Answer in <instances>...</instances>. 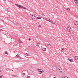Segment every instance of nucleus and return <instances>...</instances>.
I'll list each match as a JSON object with an SVG mask.
<instances>
[{
  "label": "nucleus",
  "instance_id": "5",
  "mask_svg": "<svg viewBox=\"0 0 78 78\" xmlns=\"http://www.w3.org/2000/svg\"><path fill=\"white\" fill-rule=\"evenodd\" d=\"M37 70L38 71V72L40 74H41V73H43V71L41 69H37Z\"/></svg>",
  "mask_w": 78,
  "mask_h": 78
},
{
  "label": "nucleus",
  "instance_id": "31",
  "mask_svg": "<svg viewBox=\"0 0 78 78\" xmlns=\"http://www.w3.org/2000/svg\"><path fill=\"white\" fill-rule=\"evenodd\" d=\"M28 41H31V39H30V38H29L28 39Z\"/></svg>",
  "mask_w": 78,
  "mask_h": 78
},
{
  "label": "nucleus",
  "instance_id": "17",
  "mask_svg": "<svg viewBox=\"0 0 78 78\" xmlns=\"http://www.w3.org/2000/svg\"><path fill=\"white\" fill-rule=\"evenodd\" d=\"M62 78H68V77L67 76H62Z\"/></svg>",
  "mask_w": 78,
  "mask_h": 78
},
{
  "label": "nucleus",
  "instance_id": "6",
  "mask_svg": "<svg viewBox=\"0 0 78 78\" xmlns=\"http://www.w3.org/2000/svg\"><path fill=\"white\" fill-rule=\"evenodd\" d=\"M73 23L75 25H76V26L78 27V22L74 21H73Z\"/></svg>",
  "mask_w": 78,
  "mask_h": 78
},
{
  "label": "nucleus",
  "instance_id": "27",
  "mask_svg": "<svg viewBox=\"0 0 78 78\" xmlns=\"http://www.w3.org/2000/svg\"><path fill=\"white\" fill-rule=\"evenodd\" d=\"M0 31H3V30L2 29H0Z\"/></svg>",
  "mask_w": 78,
  "mask_h": 78
},
{
  "label": "nucleus",
  "instance_id": "24",
  "mask_svg": "<svg viewBox=\"0 0 78 78\" xmlns=\"http://www.w3.org/2000/svg\"><path fill=\"white\" fill-rule=\"evenodd\" d=\"M37 19H41V17L40 16H38L37 17Z\"/></svg>",
  "mask_w": 78,
  "mask_h": 78
},
{
  "label": "nucleus",
  "instance_id": "34",
  "mask_svg": "<svg viewBox=\"0 0 78 78\" xmlns=\"http://www.w3.org/2000/svg\"><path fill=\"white\" fill-rule=\"evenodd\" d=\"M45 46H47V44H45Z\"/></svg>",
  "mask_w": 78,
  "mask_h": 78
},
{
  "label": "nucleus",
  "instance_id": "23",
  "mask_svg": "<svg viewBox=\"0 0 78 78\" xmlns=\"http://www.w3.org/2000/svg\"><path fill=\"white\" fill-rule=\"evenodd\" d=\"M47 45V46H48V47H51V45L50 44H48Z\"/></svg>",
  "mask_w": 78,
  "mask_h": 78
},
{
  "label": "nucleus",
  "instance_id": "36",
  "mask_svg": "<svg viewBox=\"0 0 78 78\" xmlns=\"http://www.w3.org/2000/svg\"><path fill=\"white\" fill-rule=\"evenodd\" d=\"M5 1L6 0H4Z\"/></svg>",
  "mask_w": 78,
  "mask_h": 78
},
{
  "label": "nucleus",
  "instance_id": "25",
  "mask_svg": "<svg viewBox=\"0 0 78 78\" xmlns=\"http://www.w3.org/2000/svg\"><path fill=\"white\" fill-rule=\"evenodd\" d=\"M5 54H8V52H7L6 51H5Z\"/></svg>",
  "mask_w": 78,
  "mask_h": 78
},
{
  "label": "nucleus",
  "instance_id": "19",
  "mask_svg": "<svg viewBox=\"0 0 78 78\" xmlns=\"http://www.w3.org/2000/svg\"><path fill=\"white\" fill-rule=\"evenodd\" d=\"M19 42L20 43V44H22L23 43V42H22V41H21V40H19Z\"/></svg>",
  "mask_w": 78,
  "mask_h": 78
},
{
  "label": "nucleus",
  "instance_id": "18",
  "mask_svg": "<svg viewBox=\"0 0 78 78\" xmlns=\"http://www.w3.org/2000/svg\"><path fill=\"white\" fill-rule=\"evenodd\" d=\"M20 28L21 30H24V27H20Z\"/></svg>",
  "mask_w": 78,
  "mask_h": 78
},
{
  "label": "nucleus",
  "instance_id": "3",
  "mask_svg": "<svg viewBox=\"0 0 78 78\" xmlns=\"http://www.w3.org/2000/svg\"><path fill=\"white\" fill-rule=\"evenodd\" d=\"M15 5L16 6H17L18 8H22V9H27V8H25V7H23V6L21 5H20L17 4H15Z\"/></svg>",
  "mask_w": 78,
  "mask_h": 78
},
{
  "label": "nucleus",
  "instance_id": "20",
  "mask_svg": "<svg viewBox=\"0 0 78 78\" xmlns=\"http://www.w3.org/2000/svg\"><path fill=\"white\" fill-rule=\"evenodd\" d=\"M16 56L17 57H18V58H21V57L20 56H19V55H16Z\"/></svg>",
  "mask_w": 78,
  "mask_h": 78
},
{
  "label": "nucleus",
  "instance_id": "12",
  "mask_svg": "<svg viewBox=\"0 0 78 78\" xmlns=\"http://www.w3.org/2000/svg\"><path fill=\"white\" fill-rule=\"evenodd\" d=\"M76 61H78V56H75L74 57Z\"/></svg>",
  "mask_w": 78,
  "mask_h": 78
},
{
  "label": "nucleus",
  "instance_id": "7",
  "mask_svg": "<svg viewBox=\"0 0 78 78\" xmlns=\"http://www.w3.org/2000/svg\"><path fill=\"white\" fill-rule=\"evenodd\" d=\"M52 70L53 71H56L57 70V68H56V66H53L52 68Z\"/></svg>",
  "mask_w": 78,
  "mask_h": 78
},
{
  "label": "nucleus",
  "instance_id": "22",
  "mask_svg": "<svg viewBox=\"0 0 78 78\" xmlns=\"http://www.w3.org/2000/svg\"><path fill=\"white\" fill-rule=\"evenodd\" d=\"M14 23L15 25H16V26H17V25L19 24V23H17L16 22H15Z\"/></svg>",
  "mask_w": 78,
  "mask_h": 78
},
{
  "label": "nucleus",
  "instance_id": "9",
  "mask_svg": "<svg viewBox=\"0 0 78 78\" xmlns=\"http://www.w3.org/2000/svg\"><path fill=\"white\" fill-rule=\"evenodd\" d=\"M39 44H40V43L38 41H37L35 43V45H36V46H39Z\"/></svg>",
  "mask_w": 78,
  "mask_h": 78
},
{
  "label": "nucleus",
  "instance_id": "1",
  "mask_svg": "<svg viewBox=\"0 0 78 78\" xmlns=\"http://www.w3.org/2000/svg\"><path fill=\"white\" fill-rule=\"evenodd\" d=\"M30 18L33 21H35L36 20V17L34 16V14H31L30 15Z\"/></svg>",
  "mask_w": 78,
  "mask_h": 78
},
{
  "label": "nucleus",
  "instance_id": "37",
  "mask_svg": "<svg viewBox=\"0 0 78 78\" xmlns=\"http://www.w3.org/2000/svg\"><path fill=\"white\" fill-rule=\"evenodd\" d=\"M12 71H13V70H12Z\"/></svg>",
  "mask_w": 78,
  "mask_h": 78
},
{
  "label": "nucleus",
  "instance_id": "10",
  "mask_svg": "<svg viewBox=\"0 0 78 78\" xmlns=\"http://www.w3.org/2000/svg\"><path fill=\"white\" fill-rule=\"evenodd\" d=\"M0 72L2 73H3V72H4V71L3 70V69L1 67L0 68Z\"/></svg>",
  "mask_w": 78,
  "mask_h": 78
},
{
  "label": "nucleus",
  "instance_id": "32",
  "mask_svg": "<svg viewBox=\"0 0 78 78\" xmlns=\"http://www.w3.org/2000/svg\"><path fill=\"white\" fill-rule=\"evenodd\" d=\"M27 78H30V76H27Z\"/></svg>",
  "mask_w": 78,
  "mask_h": 78
},
{
  "label": "nucleus",
  "instance_id": "14",
  "mask_svg": "<svg viewBox=\"0 0 78 78\" xmlns=\"http://www.w3.org/2000/svg\"><path fill=\"white\" fill-rule=\"evenodd\" d=\"M65 50V49H64V48H62L61 49V51H62V52L63 51H64Z\"/></svg>",
  "mask_w": 78,
  "mask_h": 78
},
{
  "label": "nucleus",
  "instance_id": "13",
  "mask_svg": "<svg viewBox=\"0 0 78 78\" xmlns=\"http://www.w3.org/2000/svg\"><path fill=\"white\" fill-rule=\"evenodd\" d=\"M74 2L76 5L78 4V0H74Z\"/></svg>",
  "mask_w": 78,
  "mask_h": 78
},
{
  "label": "nucleus",
  "instance_id": "4",
  "mask_svg": "<svg viewBox=\"0 0 78 78\" xmlns=\"http://www.w3.org/2000/svg\"><path fill=\"white\" fill-rule=\"evenodd\" d=\"M66 28L68 33H72V31H71V27H70V26H67L66 27Z\"/></svg>",
  "mask_w": 78,
  "mask_h": 78
},
{
  "label": "nucleus",
  "instance_id": "26",
  "mask_svg": "<svg viewBox=\"0 0 78 78\" xmlns=\"http://www.w3.org/2000/svg\"><path fill=\"white\" fill-rule=\"evenodd\" d=\"M38 27H40V28H41V25H38Z\"/></svg>",
  "mask_w": 78,
  "mask_h": 78
},
{
  "label": "nucleus",
  "instance_id": "2",
  "mask_svg": "<svg viewBox=\"0 0 78 78\" xmlns=\"http://www.w3.org/2000/svg\"><path fill=\"white\" fill-rule=\"evenodd\" d=\"M45 20H46L48 22H50L52 24H53L54 25H55V23L54 22H53V21L50 20L49 19H45V18H43Z\"/></svg>",
  "mask_w": 78,
  "mask_h": 78
},
{
  "label": "nucleus",
  "instance_id": "8",
  "mask_svg": "<svg viewBox=\"0 0 78 78\" xmlns=\"http://www.w3.org/2000/svg\"><path fill=\"white\" fill-rule=\"evenodd\" d=\"M58 69L59 70V71H60V72H63L62 70V69H61V67L60 66H58Z\"/></svg>",
  "mask_w": 78,
  "mask_h": 78
},
{
  "label": "nucleus",
  "instance_id": "11",
  "mask_svg": "<svg viewBox=\"0 0 78 78\" xmlns=\"http://www.w3.org/2000/svg\"><path fill=\"white\" fill-rule=\"evenodd\" d=\"M66 9L67 11H68V12L70 11V9L69 8H66Z\"/></svg>",
  "mask_w": 78,
  "mask_h": 78
},
{
  "label": "nucleus",
  "instance_id": "16",
  "mask_svg": "<svg viewBox=\"0 0 78 78\" xmlns=\"http://www.w3.org/2000/svg\"><path fill=\"white\" fill-rule=\"evenodd\" d=\"M68 60L70 62H73V60L72 59L68 58Z\"/></svg>",
  "mask_w": 78,
  "mask_h": 78
},
{
  "label": "nucleus",
  "instance_id": "33",
  "mask_svg": "<svg viewBox=\"0 0 78 78\" xmlns=\"http://www.w3.org/2000/svg\"><path fill=\"white\" fill-rule=\"evenodd\" d=\"M53 78H56V77H54Z\"/></svg>",
  "mask_w": 78,
  "mask_h": 78
},
{
  "label": "nucleus",
  "instance_id": "30",
  "mask_svg": "<svg viewBox=\"0 0 78 78\" xmlns=\"http://www.w3.org/2000/svg\"><path fill=\"white\" fill-rule=\"evenodd\" d=\"M2 76H0V78H2Z\"/></svg>",
  "mask_w": 78,
  "mask_h": 78
},
{
  "label": "nucleus",
  "instance_id": "15",
  "mask_svg": "<svg viewBox=\"0 0 78 78\" xmlns=\"http://www.w3.org/2000/svg\"><path fill=\"white\" fill-rule=\"evenodd\" d=\"M42 50L43 51H45L47 50V49L45 48H42Z\"/></svg>",
  "mask_w": 78,
  "mask_h": 78
},
{
  "label": "nucleus",
  "instance_id": "29",
  "mask_svg": "<svg viewBox=\"0 0 78 78\" xmlns=\"http://www.w3.org/2000/svg\"><path fill=\"white\" fill-rule=\"evenodd\" d=\"M12 76H15L16 77V76H15V75H13Z\"/></svg>",
  "mask_w": 78,
  "mask_h": 78
},
{
  "label": "nucleus",
  "instance_id": "21",
  "mask_svg": "<svg viewBox=\"0 0 78 78\" xmlns=\"http://www.w3.org/2000/svg\"><path fill=\"white\" fill-rule=\"evenodd\" d=\"M6 71H9V72H10V71H11L10 69H9V68H7Z\"/></svg>",
  "mask_w": 78,
  "mask_h": 78
},
{
  "label": "nucleus",
  "instance_id": "28",
  "mask_svg": "<svg viewBox=\"0 0 78 78\" xmlns=\"http://www.w3.org/2000/svg\"><path fill=\"white\" fill-rule=\"evenodd\" d=\"M26 56H28V54L27 53L26 54H25Z\"/></svg>",
  "mask_w": 78,
  "mask_h": 78
},
{
  "label": "nucleus",
  "instance_id": "35",
  "mask_svg": "<svg viewBox=\"0 0 78 78\" xmlns=\"http://www.w3.org/2000/svg\"><path fill=\"white\" fill-rule=\"evenodd\" d=\"M23 74L24 75H25V73H23Z\"/></svg>",
  "mask_w": 78,
  "mask_h": 78
}]
</instances>
